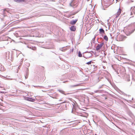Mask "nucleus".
<instances>
[{
    "label": "nucleus",
    "instance_id": "1",
    "mask_svg": "<svg viewBox=\"0 0 135 135\" xmlns=\"http://www.w3.org/2000/svg\"><path fill=\"white\" fill-rule=\"evenodd\" d=\"M119 32H117V35L115 37V40L117 41H123L124 40V37L122 35H119L118 37V38H117L118 37V35L119 34Z\"/></svg>",
    "mask_w": 135,
    "mask_h": 135
},
{
    "label": "nucleus",
    "instance_id": "2",
    "mask_svg": "<svg viewBox=\"0 0 135 135\" xmlns=\"http://www.w3.org/2000/svg\"><path fill=\"white\" fill-rule=\"evenodd\" d=\"M104 44V43L103 42H102L100 44H98L96 47V50L97 51L99 50L102 47Z\"/></svg>",
    "mask_w": 135,
    "mask_h": 135
},
{
    "label": "nucleus",
    "instance_id": "3",
    "mask_svg": "<svg viewBox=\"0 0 135 135\" xmlns=\"http://www.w3.org/2000/svg\"><path fill=\"white\" fill-rule=\"evenodd\" d=\"M130 10L131 11V15H132L133 13L135 14V6L131 7L130 8Z\"/></svg>",
    "mask_w": 135,
    "mask_h": 135
},
{
    "label": "nucleus",
    "instance_id": "4",
    "mask_svg": "<svg viewBox=\"0 0 135 135\" xmlns=\"http://www.w3.org/2000/svg\"><path fill=\"white\" fill-rule=\"evenodd\" d=\"M107 24L108 25H110L111 24L110 23V20L109 19L107 20V21H106L105 22V23H103L102 22V25H105Z\"/></svg>",
    "mask_w": 135,
    "mask_h": 135
},
{
    "label": "nucleus",
    "instance_id": "5",
    "mask_svg": "<svg viewBox=\"0 0 135 135\" xmlns=\"http://www.w3.org/2000/svg\"><path fill=\"white\" fill-rule=\"evenodd\" d=\"M78 20V19L73 20L70 21V23L71 25H74L75 24Z\"/></svg>",
    "mask_w": 135,
    "mask_h": 135
},
{
    "label": "nucleus",
    "instance_id": "6",
    "mask_svg": "<svg viewBox=\"0 0 135 135\" xmlns=\"http://www.w3.org/2000/svg\"><path fill=\"white\" fill-rule=\"evenodd\" d=\"M69 49L68 47H67V46L63 47L62 48H60L59 50L63 52H64L65 51Z\"/></svg>",
    "mask_w": 135,
    "mask_h": 135
},
{
    "label": "nucleus",
    "instance_id": "7",
    "mask_svg": "<svg viewBox=\"0 0 135 135\" xmlns=\"http://www.w3.org/2000/svg\"><path fill=\"white\" fill-rule=\"evenodd\" d=\"M25 100L29 101L32 102H34L35 100V99L29 97L26 98H25Z\"/></svg>",
    "mask_w": 135,
    "mask_h": 135
},
{
    "label": "nucleus",
    "instance_id": "8",
    "mask_svg": "<svg viewBox=\"0 0 135 135\" xmlns=\"http://www.w3.org/2000/svg\"><path fill=\"white\" fill-rule=\"evenodd\" d=\"M70 28L71 31H75L76 30V27L75 26H71V27Z\"/></svg>",
    "mask_w": 135,
    "mask_h": 135
},
{
    "label": "nucleus",
    "instance_id": "9",
    "mask_svg": "<svg viewBox=\"0 0 135 135\" xmlns=\"http://www.w3.org/2000/svg\"><path fill=\"white\" fill-rule=\"evenodd\" d=\"M81 7H80L79 8V9H78V10H77V11H76L73 12L72 13V15H75V14H76V13H78L79 12L80 10H81Z\"/></svg>",
    "mask_w": 135,
    "mask_h": 135
},
{
    "label": "nucleus",
    "instance_id": "10",
    "mask_svg": "<svg viewBox=\"0 0 135 135\" xmlns=\"http://www.w3.org/2000/svg\"><path fill=\"white\" fill-rule=\"evenodd\" d=\"M75 0H71L70 2V6L72 7H73L74 5V1Z\"/></svg>",
    "mask_w": 135,
    "mask_h": 135
},
{
    "label": "nucleus",
    "instance_id": "11",
    "mask_svg": "<svg viewBox=\"0 0 135 135\" xmlns=\"http://www.w3.org/2000/svg\"><path fill=\"white\" fill-rule=\"evenodd\" d=\"M75 0H71L70 2V6L72 7H73L74 5V1Z\"/></svg>",
    "mask_w": 135,
    "mask_h": 135
},
{
    "label": "nucleus",
    "instance_id": "12",
    "mask_svg": "<svg viewBox=\"0 0 135 135\" xmlns=\"http://www.w3.org/2000/svg\"><path fill=\"white\" fill-rule=\"evenodd\" d=\"M25 0H13V1L18 3H22L25 1Z\"/></svg>",
    "mask_w": 135,
    "mask_h": 135
},
{
    "label": "nucleus",
    "instance_id": "13",
    "mask_svg": "<svg viewBox=\"0 0 135 135\" xmlns=\"http://www.w3.org/2000/svg\"><path fill=\"white\" fill-rule=\"evenodd\" d=\"M35 98L36 99L39 101H42L43 100V99L40 97L36 96V97Z\"/></svg>",
    "mask_w": 135,
    "mask_h": 135
},
{
    "label": "nucleus",
    "instance_id": "14",
    "mask_svg": "<svg viewBox=\"0 0 135 135\" xmlns=\"http://www.w3.org/2000/svg\"><path fill=\"white\" fill-rule=\"evenodd\" d=\"M100 81L99 77L96 78L94 80V81L96 83H98Z\"/></svg>",
    "mask_w": 135,
    "mask_h": 135
},
{
    "label": "nucleus",
    "instance_id": "15",
    "mask_svg": "<svg viewBox=\"0 0 135 135\" xmlns=\"http://www.w3.org/2000/svg\"><path fill=\"white\" fill-rule=\"evenodd\" d=\"M80 85V84H78L76 85H70L69 86V88H73L75 87L78 86Z\"/></svg>",
    "mask_w": 135,
    "mask_h": 135
},
{
    "label": "nucleus",
    "instance_id": "16",
    "mask_svg": "<svg viewBox=\"0 0 135 135\" xmlns=\"http://www.w3.org/2000/svg\"><path fill=\"white\" fill-rule=\"evenodd\" d=\"M109 29L111 31H113L114 30V26H108Z\"/></svg>",
    "mask_w": 135,
    "mask_h": 135
},
{
    "label": "nucleus",
    "instance_id": "17",
    "mask_svg": "<svg viewBox=\"0 0 135 135\" xmlns=\"http://www.w3.org/2000/svg\"><path fill=\"white\" fill-rule=\"evenodd\" d=\"M121 13V10L120 9V8H119L118 10V12H117V15H118L117 16H118Z\"/></svg>",
    "mask_w": 135,
    "mask_h": 135
},
{
    "label": "nucleus",
    "instance_id": "18",
    "mask_svg": "<svg viewBox=\"0 0 135 135\" xmlns=\"http://www.w3.org/2000/svg\"><path fill=\"white\" fill-rule=\"evenodd\" d=\"M29 73L28 72H26V74L25 75V79H27Z\"/></svg>",
    "mask_w": 135,
    "mask_h": 135
},
{
    "label": "nucleus",
    "instance_id": "19",
    "mask_svg": "<svg viewBox=\"0 0 135 135\" xmlns=\"http://www.w3.org/2000/svg\"><path fill=\"white\" fill-rule=\"evenodd\" d=\"M99 30L100 33H104V30L102 28H100Z\"/></svg>",
    "mask_w": 135,
    "mask_h": 135
},
{
    "label": "nucleus",
    "instance_id": "20",
    "mask_svg": "<svg viewBox=\"0 0 135 135\" xmlns=\"http://www.w3.org/2000/svg\"><path fill=\"white\" fill-rule=\"evenodd\" d=\"M104 39L106 40V41H108V38L107 37V36L106 35H105L104 36Z\"/></svg>",
    "mask_w": 135,
    "mask_h": 135
},
{
    "label": "nucleus",
    "instance_id": "21",
    "mask_svg": "<svg viewBox=\"0 0 135 135\" xmlns=\"http://www.w3.org/2000/svg\"><path fill=\"white\" fill-rule=\"evenodd\" d=\"M95 37H94L93 38L92 40L91 41V42L92 43H93L94 44L95 43Z\"/></svg>",
    "mask_w": 135,
    "mask_h": 135
},
{
    "label": "nucleus",
    "instance_id": "22",
    "mask_svg": "<svg viewBox=\"0 0 135 135\" xmlns=\"http://www.w3.org/2000/svg\"><path fill=\"white\" fill-rule=\"evenodd\" d=\"M36 33H38V35H36V36H36V37H43V35H39L38 34V32H36Z\"/></svg>",
    "mask_w": 135,
    "mask_h": 135
},
{
    "label": "nucleus",
    "instance_id": "23",
    "mask_svg": "<svg viewBox=\"0 0 135 135\" xmlns=\"http://www.w3.org/2000/svg\"><path fill=\"white\" fill-rule=\"evenodd\" d=\"M78 56L79 57H81L82 56V54L80 51H79L78 53Z\"/></svg>",
    "mask_w": 135,
    "mask_h": 135
},
{
    "label": "nucleus",
    "instance_id": "24",
    "mask_svg": "<svg viewBox=\"0 0 135 135\" xmlns=\"http://www.w3.org/2000/svg\"><path fill=\"white\" fill-rule=\"evenodd\" d=\"M58 91H59L62 94H63L64 93V91L61 90H58Z\"/></svg>",
    "mask_w": 135,
    "mask_h": 135
},
{
    "label": "nucleus",
    "instance_id": "25",
    "mask_svg": "<svg viewBox=\"0 0 135 135\" xmlns=\"http://www.w3.org/2000/svg\"><path fill=\"white\" fill-rule=\"evenodd\" d=\"M30 64L29 63H27L26 64V65L27 67H29L30 66Z\"/></svg>",
    "mask_w": 135,
    "mask_h": 135
},
{
    "label": "nucleus",
    "instance_id": "26",
    "mask_svg": "<svg viewBox=\"0 0 135 135\" xmlns=\"http://www.w3.org/2000/svg\"><path fill=\"white\" fill-rule=\"evenodd\" d=\"M91 62L92 61H91L87 62H86V64L88 65L90 64L91 63Z\"/></svg>",
    "mask_w": 135,
    "mask_h": 135
},
{
    "label": "nucleus",
    "instance_id": "27",
    "mask_svg": "<svg viewBox=\"0 0 135 135\" xmlns=\"http://www.w3.org/2000/svg\"><path fill=\"white\" fill-rule=\"evenodd\" d=\"M104 85V84H103L102 85H100V86H99V87H98V89H100V88H102L103 87V86Z\"/></svg>",
    "mask_w": 135,
    "mask_h": 135
},
{
    "label": "nucleus",
    "instance_id": "28",
    "mask_svg": "<svg viewBox=\"0 0 135 135\" xmlns=\"http://www.w3.org/2000/svg\"><path fill=\"white\" fill-rule=\"evenodd\" d=\"M121 92L122 93V95H124L125 96H127V94H125L124 92Z\"/></svg>",
    "mask_w": 135,
    "mask_h": 135
},
{
    "label": "nucleus",
    "instance_id": "29",
    "mask_svg": "<svg viewBox=\"0 0 135 135\" xmlns=\"http://www.w3.org/2000/svg\"><path fill=\"white\" fill-rule=\"evenodd\" d=\"M27 47L29 48H30V49H32V50H35V48H34V49H33V48L32 47H29V46H28Z\"/></svg>",
    "mask_w": 135,
    "mask_h": 135
},
{
    "label": "nucleus",
    "instance_id": "30",
    "mask_svg": "<svg viewBox=\"0 0 135 135\" xmlns=\"http://www.w3.org/2000/svg\"><path fill=\"white\" fill-rule=\"evenodd\" d=\"M65 101H64L63 102H62L61 103H58L59 104H62V103H65Z\"/></svg>",
    "mask_w": 135,
    "mask_h": 135
},
{
    "label": "nucleus",
    "instance_id": "31",
    "mask_svg": "<svg viewBox=\"0 0 135 135\" xmlns=\"http://www.w3.org/2000/svg\"><path fill=\"white\" fill-rule=\"evenodd\" d=\"M35 87H40L41 88L42 87V86H33Z\"/></svg>",
    "mask_w": 135,
    "mask_h": 135
},
{
    "label": "nucleus",
    "instance_id": "32",
    "mask_svg": "<svg viewBox=\"0 0 135 135\" xmlns=\"http://www.w3.org/2000/svg\"><path fill=\"white\" fill-rule=\"evenodd\" d=\"M99 91V90H96V91H94V92L95 93H97Z\"/></svg>",
    "mask_w": 135,
    "mask_h": 135
},
{
    "label": "nucleus",
    "instance_id": "33",
    "mask_svg": "<svg viewBox=\"0 0 135 135\" xmlns=\"http://www.w3.org/2000/svg\"><path fill=\"white\" fill-rule=\"evenodd\" d=\"M28 68H27V70H26V72H28Z\"/></svg>",
    "mask_w": 135,
    "mask_h": 135
},
{
    "label": "nucleus",
    "instance_id": "34",
    "mask_svg": "<svg viewBox=\"0 0 135 135\" xmlns=\"http://www.w3.org/2000/svg\"><path fill=\"white\" fill-rule=\"evenodd\" d=\"M34 35H35V33L34 34ZM36 35H31V36H35H35H36Z\"/></svg>",
    "mask_w": 135,
    "mask_h": 135
},
{
    "label": "nucleus",
    "instance_id": "35",
    "mask_svg": "<svg viewBox=\"0 0 135 135\" xmlns=\"http://www.w3.org/2000/svg\"><path fill=\"white\" fill-rule=\"evenodd\" d=\"M132 25H135V22L133 23L132 24Z\"/></svg>",
    "mask_w": 135,
    "mask_h": 135
},
{
    "label": "nucleus",
    "instance_id": "36",
    "mask_svg": "<svg viewBox=\"0 0 135 135\" xmlns=\"http://www.w3.org/2000/svg\"><path fill=\"white\" fill-rule=\"evenodd\" d=\"M97 36V35H94V37H95H95H96V36Z\"/></svg>",
    "mask_w": 135,
    "mask_h": 135
},
{
    "label": "nucleus",
    "instance_id": "37",
    "mask_svg": "<svg viewBox=\"0 0 135 135\" xmlns=\"http://www.w3.org/2000/svg\"><path fill=\"white\" fill-rule=\"evenodd\" d=\"M1 64H0V69H1Z\"/></svg>",
    "mask_w": 135,
    "mask_h": 135
},
{
    "label": "nucleus",
    "instance_id": "38",
    "mask_svg": "<svg viewBox=\"0 0 135 135\" xmlns=\"http://www.w3.org/2000/svg\"><path fill=\"white\" fill-rule=\"evenodd\" d=\"M132 81H131V83H130V84L129 85L130 86L131 85V84H132Z\"/></svg>",
    "mask_w": 135,
    "mask_h": 135
},
{
    "label": "nucleus",
    "instance_id": "39",
    "mask_svg": "<svg viewBox=\"0 0 135 135\" xmlns=\"http://www.w3.org/2000/svg\"><path fill=\"white\" fill-rule=\"evenodd\" d=\"M62 101V100H61V99H60V100H59V101Z\"/></svg>",
    "mask_w": 135,
    "mask_h": 135
},
{
    "label": "nucleus",
    "instance_id": "40",
    "mask_svg": "<svg viewBox=\"0 0 135 135\" xmlns=\"http://www.w3.org/2000/svg\"><path fill=\"white\" fill-rule=\"evenodd\" d=\"M94 94V93H92L91 94H91V95H92L93 94Z\"/></svg>",
    "mask_w": 135,
    "mask_h": 135
},
{
    "label": "nucleus",
    "instance_id": "41",
    "mask_svg": "<svg viewBox=\"0 0 135 135\" xmlns=\"http://www.w3.org/2000/svg\"><path fill=\"white\" fill-rule=\"evenodd\" d=\"M127 80H128V81H130V80L129 79H128Z\"/></svg>",
    "mask_w": 135,
    "mask_h": 135
},
{
    "label": "nucleus",
    "instance_id": "42",
    "mask_svg": "<svg viewBox=\"0 0 135 135\" xmlns=\"http://www.w3.org/2000/svg\"><path fill=\"white\" fill-rule=\"evenodd\" d=\"M131 1L132 2H133V1H132V0H131Z\"/></svg>",
    "mask_w": 135,
    "mask_h": 135
},
{
    "label": "nucleus",
    "instance_id": "43",
    "mask_svg": "<svg viewBox=\"0 0 135 135\" xmlns=\"http://www.w3.org/2000/svg\"><path fill=\"white\" fill-rule=\"evenodd\" d=\"M125 100L126 101H127V102H128V100H127L126 99H125Z\"/></svg>",
    "mask_w": 135,
    "mask_h": 135
},
{
    "label": "nucleus",
    "instance_id": "44",
    "mask_svg": "<svg viewBox=\"0 0 135 135\" xmlns=\"http://www.w3.org/2000/svg\"><path fill=\"white\" fill-rule=\"evenodd\" d=\"M62 131H61L60 133H62Z\"/></svg>",
    "mask_w": 135,
    "mask_h": 135
},
{
    "label": "nucleus",
    "instance_id": "45",
    "mask_svg": "<svg viewBox=\"0 0 135 135\" xmlns=\"http://www.w3.org/2000/svg\"><path fill=\"white\" fill-rule=\"evenodd\" d=\"M105 99H107V98H105Z\"/></svg>",
    "mask_w": 135,
    "mask_h": 135
},
{
    "label": "nucleus",
    "instance_id": "46",
    "mask_svg": "<svg viewBox=\"0 0 135 135\" xmlns=\"http://www.w3.org/2000/svg\"><path fill=\"white\" fill-rule=\"evenodd\" d=\"M41 25H42V24H41Z\"/></svg>",
    "mask_w": 135,
    "mask_h": 135
},
{
    "label": "nucleus",
    "instance_id": "47",
    "mask_svg": "<svg viewBox=\"0 0 135 135\" xmlns=\"http://www.w3.org/2000/svg\"><path fill=\"white\" fill-rule=\"evenodd\" d=\"M110 36H112V35L110 34Z\"/></svg>",
    "mask_w": 135,
    "mask_h": 135
},
{
    "label": "nucleus",
    "instance_id": "48",
    "mask_svg": "<svg viewBox=\"0 0 135 135\" xmlns=\"http://www.w3.org/2000/svg\"><path fill=\"white\" fill-rule=\"evenodd\" d=\"M98 38H97V40H98Z\"/></svg>",
    "mask_w": 135,
    "mask_h": 135
},
{
    "label": "nucleus",
    "instance_id": "49",
    "mask_svg": "<svg viewBox=\"0 0 135 135\" xmlns=\"http://www.w3.org/2000/svg\"><path fill=\"white\" fill-rule=\"evenodd\" d=\"M112 38H113V37H112Z\"/></svg>",
    "mask_w": 135,
    "mask_h": 135
}]
</instances>
